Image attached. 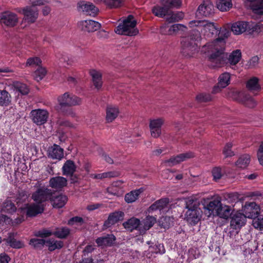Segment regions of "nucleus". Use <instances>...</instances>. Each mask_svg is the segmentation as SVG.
<instances>
[{
    "label": "nucleus",
    "mask_w": 263,
    "mask_h": 263,
    "mask_svg": "<svg viewBox=\"0 0 263 263\" xmlns=\"http://www.w3.org/2000/svg\"><path fill=\"white\" fill-rule=\"evenodd\" d=\"M78 9L79 11H82L84 14L92 16H96L99 12L98 8L89 2H80L78 4Z\"/></svg>",
    "instance_id": "nucleus-15"
},
{
    "label": "nucleus",
    "mask_w": 263,
    "mask_h": 263,
    "mask_svg": "<svg viewBox=\"0 0 263 263\" xmlns=\"http://www.w3.org/2000/svg\"><path fill=\"white\" fill-rule=\"evenodd\" d=\"M257 157L259 163L263 166V142L261 143L257 152Z\"/></svg>",
    "instance_id": "nucleus-64"
},
{
    "label": "nucleus",
    "mask_w": 263,
    "mask_h": 263,
    "mask_svg": "<svg viewBox=\"0 0 263 263\" xmlns=\"http://www.w3.org/2000/svg\"><path fill=\"white\" fill-rule=\"evenodd\" d=\"M162 5L167 6L169 9L171 8H179L182 5L181 0H161Z\"/></svg>",
    "instance_id": "nucleus-48"
},
{
    "label": "nucleus",
    "mask_w": 263,
    "mask_h": 263,
    "mask_svg": "<svg viewBox=\"0 0 263 263\" xmlns=\"http://www.w3.org/2000/svg\"><path fill=\"white\" fill-rule=\"evenodd\" d=\"M206 20H193L189 22V25L190 28L197 27L199 29L203 28Z\"/></svg>",
    "instance_id": "nucleus-60"
},
{
    "label": "nucleus",
    "mask_w": 263,
    "mask_h": 263,
    "mask_svg": "<svg viewBox=\"0 0 263 263\" xmlns=\"http://www.w3.org/2000/svg\"><path fill=\"white\" fill-rule=\"evenodd\" d=\"M57 100L59 104V106H55L57 110H60V107L80 105L82 103L81 98L68 92L59 96Z\"/></svg>",
    "instance_id": "nucleus-6"
},
{
    "label": "nucleus",
    "mask_w": 263,
    "mask_h": 263,
    "mask_svg": "<svg viewBox=\"0 0 263 263\" xmlns=\"http://www.w3.org/2000/svg\"><path fill=\"white\" fill-rule=\"evenodd\" d=\"M241 58V52L239 49L233 51L229 56L228 61L230 65H235L240 60Z\"/></svg>",
    "instance_id": "nucleus-38"
},
{
    "label": "nucleus",
    "mask_w": 263,
    "mask_h": 263,
    "mask_svg": "<svg viewBox=\"0 0 263 263\" xmlns=\"http://www.w3.org/2000/svg\"><path fill=\"white\" fill-rule=\"evenodd\" d=\"M12 86L16 91L20 92L23 95H26L29 93V89L27 86L25 84L18 81H15L13 82Z\"/></svg>",
    "instance_id": "nucleus-46"
},
{
    "label": "nucleus",
    "mask_w": 263,
    "mask_h": 263,
    "mask_svg": "<svg viewBox=\"0 0 263 263\" xmlns=\"http://www.w3.org/2000/svg\"><path fill=\"white\" fill-rule=\"evenodd\" d=\"M7 243L12 248L20 249L24 247V243L20 240H18L13 237H9L6 240Z\"/></svg>",
    "instance_id": "nucleus-51"
},
{
    "label": "nucleus",
    "mask_w": 263,
    "mask_h": 263,
    "mask_svg": "<svg viewBox=\"0 0 263 263\" xmlns=\"http://www.w3.org/2000/svg\"><path fill=\"white\" fill-rule=\"evenodd\" d=\"M140 225H142L141 221L135 217H132L123 223L124 228L131 232L134 230L140 232Z\"/></svg>",
    "instance_id": "nucleus-25"
},
{
    "label": "nucleus",
    "mask_w": 263,
    "mask_h": 263,
    "mask_svg": "<svg viewBox=\"0 0 263 263\" xmlns=\"http://www.w3.org/2000/svg\"><path fill=\"white\" fill-rule=\"evenodd\" d=\"M137 22L132 15H129L125 19L122 24H119L115 29L116 33L128 36L136 35L139 30L136 28Z\"/></svg>",
    "instance_id": "nucleus-4"
},
{
    "label": "nucleus",
    "mask_w": 263,
    "mask_h": 263,
    "mask_svg": "<svg viewBox=\"0 0 263 263\" xmlns=\"http://www.w3.org/2000/svg\"><path fill=\"white\" fill-rule=\"evenodd\" d=\"M232 0H217V8L221 11H227L232 7Z\"/></svg>",
    "instance_id": "nucleus-42"
},
{
    "label": "nucleus",
    "mask_w": 263,
    "mask_h": 263,
    "mask_svg": "<svg viewBox=\"0 0 263 263\" xmlns=\"http://www.w3.org/2000/svg\"><path fill=\"white\" fill-rule=\"evenodd\" d=\"M67 184V180L63 177H54L49 180V186L57 190H61L63 187L66 186Z\"/></svg>",
    "instance_id": "nucleus-24"
},
{
    "label": "nucleus",
    "mask_w": 263,
    "mask_h": 263,
    "mask_svg": "<svg viewBox=\"0 0 263 263\" xmlns=\"http://www.w3.org/2000/svg\"><path fill=\"white\" fill-rule=\"evenodd\" d=\"M221 198L217 197L214 200L211 201L205 207V209L209 211V214L213 213L214 211L216 213L218 212V209L221 206Z\"/></svg>",
    "instance_id": "nucleus-35"
},
{
    "label": "nucleus",
    "mask_w": 263,
    "mask_h": 263,
    "mask_svg": "<svg viewBox=\"0 0 263 263\" xmlns=\"http://www.w3.org/2000/svg\"><path fill=\"white\" fill-rule=\"evenodd\" d=\"M143 191V188L141 187L139 189L132 191L129 193L126 194L124 197L125 202L128 203H130L136 201L138 198L139 196Z\"/></svg>",
    "instance_id": "nucleus-33"
},
{
    "label": "nucleus",
    "mask_w": 263,
    "mask_h": 263,
    "mask_svg": "<svg viewBox=\"0 0 263 263\" xmlns=\"http://www.w3.org/2000/svg\"><path fill=\"white\" fill-rule=\"evenodd\" d=\"M245 223L246 219L244 215L241 213L236 212L231 217L230 229H232L233 232L235 231L236 232H238Z\"/></svg>",
    "instance_id": "nucleus-14"
},
{
    "label": "nucleus",
    "mask_w": 263,
    "mask_h": 263,
    "mask_svg": "<svg viewBox=\"0 0 263 263\" xmlns=\"http://www.w3.org/2000/svg\"><path fill=\"white\" fill-rule=\"evenodd\" d=\"M122 1L123 0H95V2L97 3L103 2L107 7L111 9L120 7Z\"/></svg>",
    "instance_id": "nucleus-44"
},
{
    "label": "nucleus",
    "mask_w": 263,
    "mask_h": 263,
    "mask_svg": "<svg viewBox=\"0 0 263 263\" xmlns=\"http://www.w3.org/2000/svg\"><path fill=\"white\" fill-rule=\"evenodd\" d=\"M124 214L121 211H116L109 214L108 219L104 222V226L110 227L119 221L123 219Z\"/></svg>",
    "instance_id": "nucleus-23"
},
{
    "label": "nucleus",
    "mask_w": 263,
    "mask_h": 263,
    "mask_svg": "<svg viewBox=\"0 0 263 263\" xmlns=\"http://www.w3.org/2000/svg\"><path fill=\"white\" fill-rule=\"evenodd\" d=\"M259 206L254 202H246L242 208V215L246 218L254 219L259 214Z\"/></svg>",
    "instance_id": "nucleus-11"
},
{
    "label": "nucleus",
    "mask_w": 263,
    "mask_h": 263,
    "mask_svg": "<svg viewBox=\"0 0 263 263\" xmlns=\"http://www.w3.org/2000/svg\"><path fill=\"white\" fill-rule=\"evenodd\" d=\"M250 3L249 7L256 14H263V0H246Z\"/></svg>",
    "instance_id": "nucleus-27"
},
{
    "label": "nucleus",
    "mask_w": 263,
    "mask_h": 263,
    "mask_svg": "<svg viewBox=\"0 0 263 263\" xmlns=\"http://www.w3.org/2000/svg\"><path fill=\"white\" fill-rule=\"evenodd\" d=\"M201 32L206 39L220 36L202 46L201 52L205 54L208 60L213 63V67H221L225 63L227 55L224 53L226 39L229 36V31L224 29L219 30L215 24L206 20Z\"/></svg>",
    "instance_id": "nucleus-1"
},
{
    "label": "nucleus",
    "mask_w": 263,
    "mask_h": 263,
    "mask_svg": "<svg viewBox=\"0 0 263 263\" xmlns=\"http://www.w3.org/2000/svg\"><path fill=\"white\" fill-rule=\"evenodd\" d=\"M196 99L199 102H208L212 100V97L209 93H200L196 96Z\"/></svg>",
    "instance_id": "nucleus-57"
},
{
    "label": "nucleus",
    "mask_w": 263,
    "mask_h": 263,
    "mask_svg": "<svg viewBox=\"0 0 263 263\" xmlns=\"http://www.w3.org/2000/svg\"><path fill=\"white\" fill-rule=\"evenodd\" d=\"M115 239L114 235L107 234L98 238L96 242L98 246H110L113 244Z\"/></svg>",
    "instance_id": "nucleus-29"
},
{
    "label": "nucleus",
    "mask_w": 263,
    "mask_h": 263,
    "mask_svg": "<svg viewBox=\"0 0 263 263\" xmlns=\"http://www.w3.org/2000/svg\"><path fill=\"white\" fill-rule=\"evenodd\" d=\"M42 63L41 60L38 57H32L28 59L26 65L27 66H39Z\"/></svg>",
    "instance_id": "nucleus-55"
},
{
    "label": "nucleus",
    "mask_w": 263,
    "mask_h": 263,
    "mask_svg": "<svg viewBox=\"0 0 263 263\" xmlns=\"http://www.w3.org/2000/svg\"><path fill=\"white\" fill-rule=\"evenodd\" d=\"M156 221V219L153 216H147L145 219L141 222L142 225H140V233H144L146 231L152 227Z\"/></svg>",
    "instance_id": "nucleus-32"
},
{
    "label": "nucleus",
    "mask_w": 263,
    "mask_h": 263,
    "mask_svg": "<svg viewBox=\"0 0 263 263\" xmlns=\"http://www.w3.org/2000/svg\"><path fill=\"white\" fill-rule=\"evenodd\" d=\"M193 157L194 155L191 152L180 154L177 156H173L167 160H165L163 163L167 166L172 167Z\"/></svg>",
    "instance_id": "nucleus-17"
},
{
    "label": "nucleus",
    "mask_w": 263,
    "mask_h": 263,
    "mask_svg": "<svg viewBox=\"0 0 263 263\" xmlns=\"http://www.w3.org/2000/svg\"><path fill=\"white\" fill-rule=\"evenodd\" d=\"M11 102L10 93L5 90H0V106H8Z\"/></svg>",
    "instance_id": "nucleus-37"
},
{
    "label": "nucleus",
    "mask_w": 263,
    "mask_h": 263,
    "mask_svg": "<svg viewBox=\"0 0 263 263\" xmlns=\"http://www.w3.org/2000/svg\"><path fill=\"white\" fill-rule=\"evenodd\" d=\"M89 74L92 78V82L95 88L99 89L102 85V74L99 71L91 69Z\"/></svg>",
    "instance_id": "nucleus-30"
},
{
    "label": "nucleus",
    "mask_w": 263,
    "mask_h": 263,
    "mask_svg": "<svg viewBox=\"0 0 263 263\" xmlns=\"http://www.w3.org/2000/svg\"><path fill=\"white\" fill-rule=\"evenodd\" d=\"M53 232L50 230L43 229L35 232V236L40 237H47L53 235Z\"/></svg>",
    "instance_id": "nucleus-58"
},
{
    "label": "nucleus",
    "mask_w": 263,
    "mask_h": 263,
    "mask_svg": "<svg viewBox=\"0 0 263 263\" xmlns=\"http://www.w3.org/2000/svg\"><path fill=\"white\" fill-rule=\"evenodd\" d=\"M76 166L72 160H67L62 167V173L64 175L72 176L76 172Z\"/></svg>",
    "instance_id": "nucleus-28"
},
{
    "label": "nucleus",
    "mask_w": 263,
    "mask_h": 263,
    "mask_svg": "<svg viewBox=\"0 0 263 263\" xmlns=\"http://www.w3.org/2000/svg\"><path fill=\"white\" fill-rule=\"evenodd\" d=\"M259 60V58L257 56L253 57L248 62L246 66L248 68H254L257 66Z\"/></svg>",
    "instance_id": "nucleus-59"
},
{
    "label": "nucleus",
    "mask_w": 263,
    "mask_h": 263,
    "mask_svg": "<svg viewBox=\"0 0 263 263\" xmlns=\"http://www.w3.org/2000/svg\"><path fill=\"white\" fill-rule=\"evenodd\" d=\"M164 123L162 118L151 119L149 127L151 136L155 138H158L161 135V127Z\"/></svg>",
    "instance_id": "nucleus-16"
},
{
    "label": "nucleus",
    "mask_w": 263,
    "mask_h": 263,
    "mask_svg": "<svg viewBox=\"0 0 263 263\" xmlns=\"http://www.w3.org/2000/svg\"><path fill=\"white\" fill-rule=\"evenodd\" d=\"M228 96L249 108H254L257 105V102L254 99L243 91L231 90Z\"/></svg>",
    "instance_id": "nucleus-5"
},
{
    "label": "nucleus",
    "mask_w": 263,
    "mask_h": 263,
    "mask_svg": "<svg viewBox=\"0 0 263 263\" xmlns=\"http://www.w3.org/2000/svg\"><path fill=\"white\" fill-rule=\"evenodd\" d=\"M52 197L51 190L45 187H40L32 195V199L38 204H44L43 203Z\"/></svg>",
    "instance_id": "nucleus-8"
},
{
    "label": "nucleus",
    "mask_w": 263,
    "mask_h": 263,
    "mask_svg": "<svg viewBox=\"0 0 263 263\" xmlns=\"http://www.w3.org/2000/svg\"><path fill=\"white\" fill-rule=\"evenodd\" d=\"M47 74V70L45 68L40 67L34 72V79L37 81L42 80Z\"/></svg>",
    "instance_id": "nucleus-52"
},
{
    "label": "nucleus",
    "mask_w": 263,
    "mask_h": 263,
    "mask_svg": "<svg viewBox=\"0 0 263 263\" xmlns=\"http://www.w3.org/2000/svg\"><path fill=\"white\" fill-rule=\"evenodd\" d=\"M119 109L115 106H108L106 109L105 120L107 123H111L118 116Z\"/></svg>",
    "instance_id": "nucleus-26"
},
{
    "label": "nucleus",
    "mask_w": 263,
    "mask_h": 263,
    "mask_svg": "<svg viewBox=\"0 0 263 263\" xmlns=\"http://www.w3.org/2000/svg\"><path fill=\"white\" fill-rule=\"evenodd\" d=\"M12 222V220L10 217L3 214L0 215V225L11 224Z\"/></svg>",
    "instance_id": "nucleus-63"
},
{
    "label": "nucleus",
    "mask_w": 263,
    "mask_h": 263,
    "mask_svg": "<svg viewBox=\"0 0 263 263\" xmlns=\"http://www.w3.org/2000/svg\"><path fill=\"white\" fill-rule=\"evenodd\" d=\"M263 32V25L260 23L255 24L253 22H249L248 28V34H252L254 33L259 34Z\"/></svg>",
    "instance_id": "nucleus-41"
},
{
    "label": "nucleus",
    "mask_w": 263,
    "mask_h": 263,
    "mask_svg": "<svg viewBox=\"0 0 263 263\" xmlns=\"http://www.w3.org/2000/svg\"><path fill=\"white\" fill-rule=\"evenodd\" d=\"M30 115L32 122L39 126L45 124L49 118V112L44 109H33Z\"/></svg>",
    "instance_id": "nucleus-9"
},
{
    "label": "nucleus",
    "mask_w": 263,
    "mask_h": 263,
    "mask_svg": "<svg viewBox=\"0 0 263 263\" xmlns=\"http://www.w3.org/2000/svg\"><path fill=\"white\" fill-rule=\"evenodd\" d=\"M212 173L213 179L215 181L220 179L222 177L221 169L220 167H216L214 168Z\"/></svg>",
    "instance_id": "nucleus-61"
},
{
    "label": "nucleus",
    "mask_w": 263,
    "mask_h": 263,
    "mask_svg": "<svg viewBox=\"0 0 263 263\" xmlns=\"http://www.w3.org/2000/svg\"><path fill=\"white\" fill-rule=\"evenodd\" d=\"M201 39L200 33L195 30H193L189 36L183 37L181 41L182 54L185 57H192L196 53L198 47L196 42Z\"/></svg>",
    "instance_id": "nucleus-2"
},
{
    "label": "nucleus",
    "mask_w": 263,
    "mask_h": 263,
    "mask_svg": "<svg viewBox=\"0 0 263 263\" xmlns=\"http://www.w3.org/2000/svg\"><path fill=\"white\" fill-rule=\"evenodd\" d=\"M259 79L255 77L250 79L247 82L246 87L252 92L258 91L260 90L261 87L259 84Z\"/></svg>",
    "instance_id": "nucleus-36"
},
{
    "label": "nucleus",
    "mask_w": 263,
    "mask_h": 263,
    "mask_svg": "<svg viewBox=\"0 0 263 263\" xmlns=\"http://www.w3.org/2000/svg\"><path fill=\"white\" fill-rule=\"evenodd\" d=\"M78 25L81 30L88 32L97 31L101 27L100 23L91 20L80 21Z\"/></svg>",
    "instance_id": "nucleus-18"
},
{
    "label": "nucleus",
    "mask_w": 263,
    "mask_h": 263,
    "mask_svg": "<svg viewBox=\"0 0 263 263\" xmlns=\"http://www.w3.org/2000/svg\"><path fill=\"white\" fill-rule=\"evenodd\" d=\"M23 210L28 217H34L44 212V205L38 204L36 203L27 204Z\"/></svg>",
    "instance_id": "nucleus-20"
},
{
    "label": "nucleus",
    "mask_w": 263,
    "mask_h": 263,
    "mask_svg": "<svg viewBox=\"0 0 263 263\" xmlns=\"http://www.w3.org/2000/svg\"><path fill=\"white\" fill-rule=\"evenodd\" d=\"M199 202L196 199L189 198L185 200V219L192 224H196L200 219L202 211L199 208Z\"/></svg>",
    "instance_id": "nucleus-3"
},
{
    "label": "nucleus",
    "mask_w": 263,
    "mask_h": 263,
    "mask_svg": "<svg viewBox=\"0 0 263 263\" xmlns=\"http://www.w3.org/2000/svg\"><path fill=\"white\" fill-rule=\"evenodd\" d=\"M48 157L53 159L61 160L64 157V150L59 145L54 144L49 147L48 151Z\"/></svg>",
    "instance_id": "nucleus-22"
},
{
    "label": "nucleus",
    "mask_w": 263,
    "mask_h": 263,
    "mask_svg": "<svg viewBox=\"0 0 263 263\" xmlns=\"http://www.w3.org/2000/svg\"><path fill=\"white\" fill-rule=\"evenodd\" d=\"M186 29V26L181 24H176L172 25L164 24L160 27V32L163 35H174L176 34L179 31H184Z\"/></svg>",
    "instance_id": "nucleus-10"
},
{
    "label": "nucleus",
    "mask_w": 263,
    "mask_h": 263,
    "mask_svg": "<svg viewBox=\"0 0 263 263\" xmlns=\"http://www.w3.org/2000/svg\"><path fill=\"white\" fill-rule=\"evenodd\" d=\"M70 234V229L67 227L57 228L53 235L61 239L66 238Z\"/></svg>",
    "instance_id": "nucleus-45"
},
{
    "label": "nucleus",
    "mask_w": 263,
    "mask_h": 263,
    "mask_svg": "<svg viewBox=\"0 0 263 263\" xmlns=\"http://www.w3.org/2000/svg\"><path fill=\"white\" fill-rule=\"evenodd\" d=\"M233 146L232 142L227 143L223 149V153L226 157H232L234 155V153L231 150Z\"/></svg>",
    "instance_id": "nucleus-56"
},
{
    "label": "nucleus",
    "mask_w": 263,
    "mask_h": 263,
    "mask_svg": "<svg viewBox=\"0 0 263 263\" xmlns=\"http://www.w3.org/2000/svg\"><path fill=\"white\" fill-rule=\"evenodd\" d=\"M90 177L95 179H102L117 176L116 173L113 172H105L101 174H91Z\"/></svg>",
    "instance_id": "nucleus-50"
},
{
    "label": "nucleus",
    "mask_w": 263,
    "mask_h": 263,
    "mask_svg": "<svg viewBox=\"0 0 263 263\" xmlns=\"http://www.w3.org/2000/svg\"><path fill=\"white\" fill-rule=\"evenodd\" d=\"M214 13V6L210 0H205L200 4L196 13V16L210 17Z\"/></svg>",
    "instance_id": "nucleus-12"
},
{
    "label": "nucleus",
    "mask_w": 263,
    "mask_h": 263,
    "mask_svg": "<svg viewBox=\"0 0 263 263\" xmlns=\"http://www.w3.org/2000/svg\"><path fill=\"white\" fill-rule=\"evenodd\" d=\"M231 208L230 206L223 205L218 209L216 214L220 218L228 219L231 214Z\"/></svg>",
    "instance_id": "nucleus-39"
},
{
    "label": "nucleus",
    "mask_w": 263,
    "mask_h": 263,
    "mask_svg": "<svg viewBox=\"0 0 263 263\" xmlns=\"http://www.w3.org/2000/svg\"><path fill=\"white\" fill-rule=\"evenodd\" d=\"M45 241L43 239L32 238L29 243L35 249H42L45 245Z\"/></svg>",
    "instance_id": "nucleus-53"
},
{
    "label": "nucleus",
    "mask_w": 263,
    "mask_h": 263,
    "mask_svg": "<svg viewBox=\"0 0 263 263\" xmlns=\"http://www.w3.org/2000/svg\"><path fill=\"white\" fill-rule=\"evenodd\" d=\"M169 202L170 200L168 198H163L157 200L149 207L148 212H151L159 210L163 213L166 212L169 209Z\"/></svg>",
    "instance_id": "nucleus-19"
},
{
    "label": "nucleus",
    "mask_w": 263,
    "mask_h": 263,
    "mask_svg": "<svg viewBox=\"0 0 263 263\" xmlns=\"http://www.w3.org/2000/svg\"><path fill=\"white\" fill-rule=\"evenodd\" d=\"M250 162V157L249 155H244L239 157L236 162V165L242 168H246Z\"/></svg>",
    "instance_id": "nucleus-49"
},
{
    "label": "nucleus",
    "mask_w": 263,
    "mask_h": 263,
    "mask_svg": "<svg viewBox=\"0 0 263 263\" xmlns=\"http://www.w3.org/2000/svg\"><path fill=\"white\" fill-rule=\"evenodd\" d=\"M169 10L167 6L156 5L153 7L152 11L155 16L163 18L165 16H167L170 11Z\"/></svg>",
    "instance_id": "nucleus-34"
},
{
    "label": "nucleus",
    "mask_w": 263,
    "mask_h": 263,
    "mask_svg": "<svg viewBox=\"0 0 263 263\" xmlns=\"http://www.w3.org/2000/svg\"><path fill=\"white\" fill-rule=\"evenodd\" d=\"M184 16V13L181 11L177 12L175 13L172 11H169L168 14L166 17V20L168 23L179 22L183 18Z\"/></svg>",
    "instance_id": "nucleus-40"
},
{
    "label": "nucleus",
    "mask_w": 263,
    "mask_h": 263,
    "mask_svg": "<svg viewBox=\"0 0 263 263\" xmlns=\"http://www.w3.org/2000/svg\"><path fill=\"white\" fill-rule=\"evenodd\" d=\"M50 200L53 208H61L65 205L68 199L66 196L60 195L53 198L51 197Z\"/></svg>",
    "instance_id": "nucleus-31"
},
{
    "label": "nucleus",
    "mask_w": 263,
    "mask_h": 263,
    "mask_svg": "<svg viewBox=\"0 0 263 263\" xmlns=\"http://www.w3.org/2000/svg\"><path fill=\"white\" fill-rule=\"evenodd\" d=\"M43 4V2L41 1H33L32 6L23 8L22 13L24 16V20L29 23H34L39 15L38 10L35 6Z\"/></svg>",
    "instance_id": "nucleus-7"
},
{
    "label": "nucleus",
    "mask_w": 263,
    "mask_h": 263,
    "mask_svg": "<svg viewBox=\"0 0 263 263\" xmlns=\"http://www.w3.org/2000/svg\"><path fill=\"white\" fill-rule=\"evenodd\" d=\"M231 76L228 72H224L220 74L218 78L219 86L222 88H226L230 83Z\"/></svg>",
    "instance_id": "nucleus-47"
},
{
    "label": "nucleus",
    "mask_w": 263,
    "mask_h": 263,
    "mask_svg": "<svg viewBox=\"0 0 263 263\" xmlns=\"http://www.w3.org/2000/svg\"><path fill=\"white\" fill-rule=\"evenodd\" d=\"M83 219L82 217L79 216H76L72 217L68 221V224L72 226L74 224H81L83 223Z\"/></svg>",
    "instance_id": "nucleus-62"
},
{
    "label": "nucleus",
    "mask_w": 263,
    "mask_h": 263,
    "mask_svg": "<svg viewBox=\"0 0 263 263\" xmlns=\"http://www.w3.org/2000/svg\"><path fill=\"white\" fill-rule=\"evenodd\" d=\"M45 245L48 247L50 251H52L55 249L62 248L63 246V242L62 241L49 239L45 241Z\"/></svg>",
    "instance_id": "nucleus-43"
},
{
    "label": "nucleus",
    "mask_w": 263,
    "mask_h": 263,
    "mask_svg": "<svg viewBox=\"0 0 263 263\" xmlns=\"http://www.w3.org/2000/svg\"><path fill=\"white\" fill-rule=\"evenodd\" d=\"M18 22L17 15L10 11L0 13V23L8 27H14Z\"/></svg>",
    "instance_id": "nucleus-13"
},
{
    "label": "nucleus",
    "mask_w": 263,
    "mask_h": 263,
    "mask_svg": "<svg viewBox=\"0 0 263 263\" xmlns=\"http://www.w3.org/2000/svg\"><path fill=\"white\" fill-rule=\"evenodd\" d=\"M248 25H249V22L238 21L232 24L231 30L236 35L241 34L245 32L248 33Z\"/></svg>",
    "instance_id": "nucleus-21"
},
{
    "label": "nucleus",
    "mask_w": 263,
    "mask_h": 263,
    "mask_svg": "<svg viewBox=\"0 0 263 263\" xmlns=\"http://www.w3.org/2000/svg\"><path fill=\"white\" fill-rule=\"evenodd\" d=\"M16 210L15 204L11 201H7L4 203L3 211L5 212L12 214L14 213Z\"/></svg>",
    "instance_id": "nucleus-54"
}]
</instances>
